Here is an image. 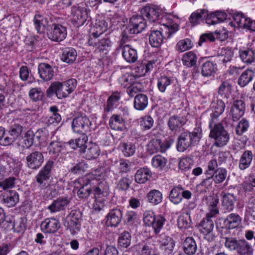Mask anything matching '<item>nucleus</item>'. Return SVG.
I'll return each instance as SVG.
<instances>
[{"instance_id":"17","label":"nucleus","mask_w":255,"mask_h":255,"mask_svg":"<svg viewBox=\"0 0 255 255\" xmlns=\"http://www.w3.org/2000/svg\"><path fill=\"white\" fill-rule=\"evenodd\" d=\"M54 161L49 160L46 161L44 166L39 171L36 176V181L40 185L45 181L49 180L51 176L52 169L53 167Z\"/></svg>"},{"instance_id":"33","label":"nucleus","mask_w":255,"mask_h":255,"mask_svg":"<svg viewBox=\"0 0 255 255\" xmlns=\"http://www.w3.org/2000/svg\"><path fill=\"white\" fill-rule=\"evenodd\" d=\"M148 97L143 94H138L134 97V108L138 111L144 110L148 105Z\"/></svg>"},{"instance_id":"5","label":"nucleus","mask_w":255,"mask_h":255,"mask_svg":"<svg viewBox=\"0 0 255 255\" xmlns=\"http://www.w3.org/2000/svg\"><path fill=\"white\" fill-rule=\"evenodd\" d=\"M96 174H88L83 178H78L74 183L75 190H77V195L79 198H87L92 192L91 188L88 186L91 184V180L94 175Z\"/></svg>"},{"instance_id":"25","label":"nucleus","mask_w":255,"mask_h":255,"mask_svg":"<svg viewBox=\"0 0 255 255\" xmlns=\"http://www.w3.org/2000/svg\"><path fill=\"white\" fill-rule=\"evenodd\" d=\"M165 37L160 30H151L149 35V43L152 47L158 48L163 43Z\"/></svg>"},{"instance_id":"23","label":"nucleus","mask_w":255,"mask_h":255,"mask_svg":"<svg viewBox=\"0 0 255 255\" xmlns=\"http://www.w3.org/2000/svg\"><path fill=\"white\" fill-rule=\"evenodd\" d=\"M38 74L43 81H48L52 79L54 76V70L51 65L41 63L38 66Z\"/></svg>"},{"instance_id":"41","label":"nucleus","mask_w":255,"mask_h":255,"mask_svg":"<svg viewBox=\"0 0 255 255\" xmlns=\"http://www.w3.org/2000/svg\"><path fill=\"white\" fill-rule=\"evenodd\" d=\"M33 21L37 32L39 33H44L46 27L48 25L47 19L40 14H37L35 15Z\"/></svg>"},{"instance_id":"43","label":"nucleus","mask_w":255,"mask_h":255,"mask_svg":"<svg viewBox=\"0 0 255 255\" xmlns=\"http://www.w3.org/2000/svg\"><path fill=\"white\" fill-rule=\"evenodd\" d=\"M160 247L166 254H170L175 246L174 240L170 237L165 236L160 241Z\"/></svg>"},{"instance_id":"21","label":"nucleus","mask_w":255,"mask_h":255,"mask_svg":"<svg viewBox=\"0 0 255 255\" xmlns=\"http://www.w3.org/2000/svg\"><path fill=\"white\" fill-rule=\"evenodd\" d=\"M140 13L144 19L146 18L152 22H155L160 18L159 10L149 5L143 7L141 9Z\"/></svg>"},{"instance_id":"38","label":"nucleus","mask_w":255,"mask_h":255,"mask_svg":"<svg viewBox=\"0 0 255 255\" xmlns=\"http://www.w3.org/2000/svg\"><path fill=\"white\" fill-rule=\"evenodd\" d=\"M217 70V65L211 61H207L202 66L201 74L204 77H209L214 75Z\"/></svg>"},{"instance_id":"22","label":"nucleus","mask_w":255,"mask_h":255,"mask_svg":"<svg viewBox=\"0 0 255 255\" xmlns=\"http://www.w3.org/2000/svg\"><path fill=\"white\" fill-rule=\"evenodd\" d=\"M70 201V199L67 197H59L52 202L48 209L52 213L63 211L69 204Z\"/></svg>"},{"instance_id":"54","label":"nucleus","mask_w":255,"mask_h":255,"mask_svg":"<svg viewBox=\"0 0 255 255\" xmlns=\"http://www.w3.org/2000/svg\"><path fill=\"white\" fill-rule=\"evenodd\" d=\"M241 240V239L238 240L235 238L226 237L225 238V246L230 251H235L237 253Z\"/></svg>"},{"instance_id":"56","label":"nucleus","mask_w":255,"mask_h":255,"mask_svg":"<svg viewBox=\"0 0 255 255\" xmlns=\"http://www.w3.org/2000/svg\"><path fill=\"white\" fill-rule=\"evenodd\" d=\"M233 56V51L231 48L227 47L222 49L221 55L219 56V60L223 64H226L232 60Z\"/></svg>"},{"instance_id":"10","label":"nucleus","mask_w":255,"mask_h":255,"mask_svg":"<svg viewBox=\"0 0 255 255\" xmlns=\"http://www.w3.org/2000/svg\"><path fill=\"white\" fill-rule=\"evenodd\" d=\"M235 24L239 27L255 31V21L246 17L242 12H235L233 15Z\"/></svg>"},{"instance_id":"57","label":"nucleus","mask_w":255,"mask_h":255,"mask_svg":"<svg viewBox=\"0 0 255 255\" xmlns=\"http://www.w3.org/2000/svg\"><path fill=\"white\" fill-rule=\"evenodd\" d=\"M131 243V236L127 231H125L120 235L118 239V244L121 247L127 248Z\"/></svg>"},{"instance_id":"15","label":"nucleus","mask_w":255,"mask_h":255,"mask_svg":"<svg viewBox=\"0 0 255 255\" xmlns=\"http://www.w3.org/2000/svg\"><path fill=\"white\" fill-rule=\"evenodd\" d=\"M123 218V213L121 209L114 208L110 210L106 216V224L108 227H117Z\"/></svg>"},{"instance_id":"52","label":"nucleus","mask_w":255,"mask_h":255,"mask_svg":"<svg viewBox=\"0 0 255 255\" xmlns=\"http://www.w3.org/2000/svg\"><path fill=\"white\" fill-rule=\"evenodd\" d=\"M136 77L127 73L122 75L119 79V83L125 88H128L135 82Z\"/></svg>"},{"instance_id":"61","label":"nucleus","mask_w":255,"mask_h":255,"mask_svg":"<svg viewBox=\"0 0 255 255\" xmlns=\"http://www.w3.org/2000/svg\"><path fill=\"white\" fill-rule=\"evenodd\" d=\"M167 160L162 156L157 155L154 156L152 159V165L155 168L162 169L166 165Z\"/></svg>"},{"instance_id":"46","label":"nucleus","mask_w":255,"mask_h":255,"mask_svg":"<svg viewBox=\"0 0 255 255\" xmlns=\"http://www.w3.org/2000/svg\"><path fill=\"white\" fill-rule=\"evenodd\" d=\"M88 43L90 45L97 46L101 50H104L110 46L111 42L108 37L97 40V39H93L92 37L90 36Z\"/></svg>"},{"instance_id":"48","label":"nucleus","mask_w":255,"mask_h":255,"mask_svg":"<svg viewBox=\"0 0 255 255\" xmlns=\"http://www.w3.org/2000/svg\"><path fill=\"white\" fill-rule=\"evenodd\" d=\"M88 168V165L82 161L75 164L69 170V173L73 175H80L84 173Z\"/></svg>"},{"instance_id":"47","label":"nucleus","mask_w":255,"mask_h":255,"mask_svg":"<svg viewBox=\"0 0 255 255\" xmlns=\"http://www.w3.org/2000/svg\"><path fill=\"white\" fill-rule=\"evenodd\" d=\"M253 253L252 246L245 239H241L237 254L239 255H253Z\"/></svg>"},{"instance_id":"4","label":"nucleus","mask_w":255,"mask_h":255,"mask_svg":"<svg viewBox=\"0 0 255 255\" xmlns=\"http://www.w3.org/2000/svg\"><path fill=\"white\" fill-rule=\"evenodd\" d=\"M146 26L145 19L142 15H133L129 20L128 26L122 33L123 39L128 38L127 34H137L142 31Z\"/></svg>"},{"instance_id":"44","label":"nucleus","mask_w":255,"mask_h":255,"mask_svg":"<svg viewBox=\"0 0 255 255\" xmlns=\"http://www.w3.org/2000/svg\"><path fill=\"white\" fill-rule=\"evenodd\" d=\"M183 188L180 186H178L173 188L170 192L169 198L171 202L175 204L180 203L182 200L181 193Z\"/></svg>"},{"instance_id":"3","label":"nucleus","mask_w":255,"mask_h":255,"mask_svg":"<svg viewBox=\"0 0 255 255\" xmlns=\"http://www.w3.org/2000/svg\"><path fill=\"white\" fill-rule=\"evenodd\" d=\"M210 137L215 140L214 145L222 147L227 144L230 139V135L220 123L210 122Z\"/></svg>"},{"instance_id":"13","label":"nucleus","mask_w":255,"mask_h":255,"mask_svg":"<svg viewBox=\"0 0 255 255\" xmlns=\"http://www.w3.org/2000/svg\"><path fill=\"white\" fill-rule=\"evenodd\" d=\"M246 109L245 103L242 100H235L231 106L230 115L233 120L238 121L244 116Z\"/></svg>"},{"instance_id":"12","label":"nucleus","mask_w":255,"mask_h":255,"mask_svg":"<svg viewBox=\"0 0 255 255\" xmlns=\"http://www.w3.org/2000/svg\"><path fill=\"white\" fill-rule=\"evenodd\" d=\"M44 161V156L41 152L33 151L26 157V165L30 169H38Z\"/></svg>"},{"instance_id":"14","label":"nucleus","mask_w":255,"mask_h":255,"mask_svg":"<svg viewBox=\"0 0 255 255\" xmlns=\"http://www.w3.org/2000/svg\"><path fill=\"white\" fill-rule=\"evenodd\" d=\"M60 228L59 221L54 218H48L42 222L40 225L41 231L48 234H54Z\"/></svg>"},{"instance_id":"1","label":"nucleus","mask_w":255,"mask_h":255,"mask_svg":"<svg viewBox=\"0 0 255 255\" xmlns=\"http://www.w3.org/2000/svg\"><path fill=\"white\" fill-rule=\"evenodd\" d=\"M202 136V129L200 128H195L192 131L187 130L181 132L177 138L176 145L177 150L183 152L197 145Z\"/></svg>"},{"instance_id":"30","label":"nucleus","mask_w":255,"mask_h":255,"mask_svg":"<svg viewBox=\"0 0 255 255\" xmlns=\"http://www.w3.org/2000/svg\"><path fill=\"white\" fill-rule=\"evenodd\" d=\"M206 15H207L206 9H198L191 13L189 17V22L192 26L197 25L205 18Z\"/></svg>"},{"instance_id":"51","label":"nucleus","mask_w":255,"mask_h":255,"mask_svg":"<svg viewBox=\"0 0 255 255\" xmlns=\"http://www.w3.org/2000/svg\"><path fill=\"white\" fill-rule=\"evenodd\" d=\"M147 200L150 203L157 205L162 200V194L157 190H151L147 195Z\"/></svg>"},{"instance_id":"34","label":"nucleus","mask_w":255,"mask_h":255,"mask_svg":"<svg viewBox=\"0 0 255 255\" xmlns=\"http://www.w3.org/2000/svg\"><path fill=\"white\" fill-rule=\"evenodd\" d=\"M77 55V51L75 49L67 47L63 51L61 60L65 63L71 64L76 60Z\"/></svg>"},{"instance_id":"42","label":"nucleus","mask_w":255,"mask_h":255,"mask_svg":"<svg viewBox=\"0 0 255 255\" xmlns=\"http://www.w3.org/2000/svg\"><path fill=\"white\" fill-rule=\"evenodd\" d=\"M151 177V173L147 168H140L138 169L135 174V181L139 184L146 182Z\"/></svg>"},{"instance_id":"18","label":"nucleus","mask_w":255,"mask_h":255,"mask_svg":"<svg viewBox=\"0 0 255 255\" xmlns=\"http://www.w3.org/2000/svg\"><path fill=\"white\" fill-rule=\"evenodd\" d=\"M176 83V81L174 77L161 75L157 79V86L160 92L164 93L171 87L175 86Z\"/></svg>"},{"instance_id":"39","label":"nucleus","mask_w":255,"mask_h":255,"mask_svg":"<svg viewBox=\"0 0 255 255\" xmlns=\"http://www.w3.org/2000/svg\"><path fill=\"white\" fill-rule=\"evenodd\" d=\"M109 189V186L106 182H98L97 186L93 188L95 198L97 200L98 198L107 195Z\"/></svg>"},{"instance_id":"28","label":"nucleus","mask_w":255,"mask_h":255,"mask_svg":"<svg viewBox=\"0 0 255 255\" xmlns=\"http://www.w3.org/2000/svg\"><path fill=\"white\" fill-rule=\"evenodd\" d=\"M122 55L125 60L128 63H134L137 59V52L129 45H126L123 47Z\"/></svg>"},{"instance_id":"55","label":"nucleus","mask_w":255,"mask_h":255,"mask_svg":"<svg viewBox=\"0 0 255 255\" xmlns=\"http://www.w3.org/2000/svg\"><path fill=\"white\" fill-rule=\"evenodd\" d=\"M25 220L23 218H18L16 220L13 218L10 220V223H12V229L14 232L19 233L24 231L25 225Z\"/></svg>"},{"instance_id":"20","label":"nucleus","mask_w":255,"mask_h":255,"mask_svg":"<svg viewBox=\"0 0 255 255\" xmlns=\"http://www.w3.org/2000/svg\"><path fill=\"white\" fill-rule=\"evenodd\" d=\"M172 15H165L162 16L163 21H166L163 23L165 27V34L167 35V38H170L171 35L175 33L179 29V25L174 23L172 20Z\"/></svg>"},{"instance_id":"9","label":"nucleus","mask_w":255,"mask_h":255,"mask_svg":"<svg viewBox=\"0 0 255 255\" xmlns=\"http://www.w3.org/2000/svg\"><path fill=\"white\" fill-rule=\"evenodd\" d=\"M48 38L52 41L60 42L67 36L66 28L59 24H52L47 32Z\"/></svg>"},{"instance_id":"7","label":"nucleus","mask_w":255,"mask_h":255,"mask_svg":"<svg viewBox=\"0 0 255 255\" xmlns=\"http://www.w3.org/2000/svg\"><path fill=\"white\" fill-rule=\"evenodd\" d=\"M91 122L85 115L76 117L73 120L72 128L76 133H84L91 130Z\"/></svg>"},{"instance_id":"24","label":"nucleus","mask_w":255,"mask_h":255,"mask_svg":"<svg viewBox=\"0 0 255 255\" xmlns=\"http://www.w3.org/2000/svg\"><path fill=\"white\" fill-rule=\"evenodd\" d=\"M185 123L186 121L183 117L174 115L169 118L168 126L171 131L176 132L180 130Z\"/></svg>"},{"instance_id":"37","label":"nucleus","mask_w":255,"mask_h":255,"mask_svg":"<svg viewBox=\"0 0 255 255\" xmlns=\"http://www.w3.org/2000/svg\"><path fill=\"white\" fill-rule=\"evenodd\" d=\"M236 200V197L232 194L227 193L223 195L222 206L227 212L233 210L234 207V203Z\"/></svg>"},{"instance_id":"32","label":"nucleus","mask_w":255,"mask_h":255,"mask_svg":"<svg viewBox=\"0 0 255 255\" xmlns=\"http://www.w3.org/2000/svg\"><path fill=\"white\" fill-rule=\"evenodd\" d=\"M253 158V154L252 151L247 150L244 151L239 160V168L242 170L248 168L251 164Z\"/></svg>"},{"instance_id":"53","label":"nucleus","mask_w":255,"mask_h":255,"mask_svg":"<svg viewBox=\"0 0 255 255\" xmlns=\"http://www.w3.org/2000/svg\"><path fill=\"white\" fill-rule=\"evenodd\" d=\"M125 123L124 118L120 115H114L110 119L109 126L110 128L114 130L120 129V126Z\"/></svg>"},{"instance_id":"6","label":"nucleus","mask_w":255,"mask_h":255,"mask_svg":"<svg viewBox=\"0 0 255 255\" xmlns=\"http://www.w3.org/2000/svg\"><path fill=\"white\" fill-rule=\"evenodd\" d=\"M82 213L77 210H72L67 217V228L71 234H77L80 230Z\"/></svg>"},{"instance_id":"31","label":"nucleus","mask_w":255,"mask_h":255,"mask_svg":"<svg viewBox=\"0 0 255 255\" xmlns=\"http://www.w3.org/2000/svg\"><path fill=\"white\" fill-rule=\"evenodd\" d=\"M241 221L240 217L236 214H230L224 221V227L227 229L237 228Z\"/></svg>"},{"instance_id":"62","label":"nucleus","mask_w":255,"mask_h":255,"mask_svg":"<svg viewBox=\"0 0 255 255\" xmlns=\"http://www.w3.org/2000/svg\"><path fill=\"white\" fill-rule=\"evenodd\" d=\"M142 85L140 83L134 82L127 88V92L130 97H133L135 94L142 91Z\"/></svg>"},{"instance_id":"60","label":"nucleus","mask_w":255,"mask_h":255,"mask_svg":"<svg viewBox=\"0 0 255 255\" xmlns=\"http://www.w3.org/2000/svg\"><path fill=\"white\" fill-rule=\"evenodd\" d=\"M192 47V41L190 39H182L178 42L176 49L180 52H184Z\"/></svg>"},{"instance_id":"19","label":"nucleus","mask_w":255,"mask_h":255,"mask_svg":"<svg viewBox=\"0 0 255 255\" xmlns=\"http://www.w3.org/2000/svg\"><path fill=\"white\" fill-rule=\"evenodd\" d=\"M83 157L87 160L97 158L100 154V149L95 143L89 142L86 145L85 149L82 153Z\"/></svg>"},{"instance_id":"49","label":"nucleus","mask_w":255,"mask_h":255,"mask_svg":"<svg viewBox=\"0 0 255 255\" xmlns=\"http://www.w3.org/2000/svg\"><path fill=\"white\" fill-rule=\"evenodd\" d=\"M197 59L196 54L192 51H189L183 55L182 61L185 66L191 67L196 65Z\"/></svg>"},{"instance_id":"36","label":"nucleus","mask_w":255,"mask_h":255,"mask_svg":"<svg viewBox=\"0 0 255 255\" xmlns=\"http://www.w3.org/2000/svg\"><path fill=\"white\" fill-rule=\"evenodd\" d=\"M232 86L228 81H223L218 88V94L223 98L229 99L231 95Z\"/></svg>"},{"instance_id":"8","label":"nucleus","mask_w":255,"mask_h":255,"mask_svg":"<svg viewBox=\"0 0 255 255\" xmlns=\"http://www.w3.org/2000/svg\"><path fill=\"white\" fill-rule=\"evenodd\" d=\"M165 219L161 216L155 217L152 212H145L144 214L143 222L147 226H152L156 234L159 232L162 228Z\"/></svg>"},{"instance_id":"59","label":"nucleus","mask_w":255,"mask_h":255,"mask_svg":"<svg viewBox=\"0 0 255 255\" xmlns=\"http://www.w3.org/2000/svg\"><path fill=\"white\" fill-rule=\"evenodd\" d=\"M161 148V142L159 139H153L149 142L147 146V149L150 154H153L158 151H160Z\"/></svg>"},{"instance_id":"29","label":"nucleus","mask_w":255,"mask_h":255,"mask_svg":"<svg viewBox=\"0 0 255 255\" xmlns=\"http://www.w3.org/2000/svg\"><path fill=\"white\" fill-rule=\"evenodd\" d=\"M239 53V57L243 63L249 65L255 62V52L252 49H240Z\"/></svg>"},{"instance_id":"35","label":"nucleus","mask_w":255,"mask_h":255,"mask_svg":"<svg viewBox=\"0 0 255 255\" xmlns=\"http://www.w3.org/2000/svg\"><path fill=\"white\" fill-rule=\"evenodd\" d=\"M3 201L7 207H13L19 201V195L15 191H9L3 195Z\"/></svg>"},{"instance_id":"2","label":"nucleus","mask_w":255,"mask_h":255,"mask_svg":"<svg viewBox=\"0 0 255 255\" xmlns=\"http://www.w3.org/2000/svg\"><path fill=\"white\" fill-rule=\"evenodd\" d=\"M76 86L77 81L75 79H70L63 83L54 82L47 90V95L50 97L55 94L58 99L64 98L73 92Z\"/></svg>"},{"instance_id":"16","label":"nucleus","mask_w":255,"mask_h":255,"mask_svg":"<svg viewBox=\"0 0 255 255\" xmlns=\"http://www.w3.org/2000/svg\"><path fill=\"white\" fill-rule=\"evenodd\" d=\"M227 14L223 11L217 10L214 12H209L207 10L206 15V23L208 25H215L223 22L227 19Z\"/></svg>"},{"instance_id":"58","label":"nucleus","mask_w":255,"mask_h":255,"mask_svg":"<svg viewBox=\"0 0 255 255\" xmlns=\"http://www.w3.org/2000/svg\"><path fill=\"white\" fill-rule=\"evenodd\" d=\"M191 221L188 213L183 214L178 219V226L180 229H187L191 226Z\"/></svg>"},{"instance_id":"40","label":"nucleus","mask_w":255,"mask_h":255,"mask_svg":"<svg viewBox=\"0 0 255 255\" xmlns=\"http://www.w3.org/2000/svg\"><path fill=\"white\" fill-rule=\"evenodd\" d=\"M254 75L255 73L252 70L247 69L240 76L238 84L241 87H244L252 81Z\"/></svg>"},{"instance_id":"64","label":"nucleus","mask_w":255,"mask_h":255,"mask_svg":"<svg viewBox=\"0 0 255 255\" xmlns=\"http://www.w3.org/2000/svg\"><path fill=\"white\" fill-rule=\"evenodd\" d=\"M23 129V127L18 124H14L9 128L8 133L16 139L21 135Z\"/></svg>"},{"instance_id":"45","label":"nucleus","mask_w":255,"mask_h":255,"mask_svg":"<svg viewBox=\"0 0 255 255\" xmlns=\"http://www.w3.org/2000/svg\"><path fill=\"white\" fill-rule=\"evenodd\" d=\"M183 245L184 251L187 255H193L197 250L196 244L192 237L187 238Z\"/></svg>"},{"instance_id":"63","label":"nucleus","mask_w":255,"mask_h":255,"mask_svg":"<svg viewBox=\"0 0 255 255\" xmlns=\"http://www.w3.org/2000/svg\"><path fill=\"white\" fill-rule=\"evenodd\" d=\"M219 203V200L216 197H212L210 198L209 202V210L210 212L208 213L212 215V216H216L219 214V211L217 207Z\"/></svg>"},{"instance_id":"27","label":"nucleus","mask_w":255,"mask_h":255,"mask_svg":"<svg viewBox=\"0 0 255 255\" xmlns=\"http://www.w3.org/2000/svg\"><path fill=\"white\" fill-rule=\"evenodd\" d=\"M225 104L222 100H217L213 105V113L210 122L216 123L218 117L224 111Z\"/></svg>"},{"instance_id":"11","label":"nucleus","mask_w":255,"mask_h":255,"mask_svg":"<svg viewBox=\"0 0 255 255\" xmlns=\"http://www.w3.org/2000/svg\"><path fill=\"white\" fill-rule=\"evenodd\" d=\"M72 14L73 15L72 21L78 27L83 25L90 18L88 15V10L85 7H73Z\"/></svg>"},{"instance_id":"26","label":"nucleus","mask_w":255,"mask_h":255,"mask_svg":"<svg viewBox=\"0 0 255 255\" xmlns=\"http://www.w3.org/2000/svg\"><path fill=\"white\" fill-rule=\"evenodd\" d=\"M214 217L210 214H206V217L201 221L199 225L201 233L207 235L212 231L214 225L211 218Z\"/></svg>"},{"instance_id":"50","label":"nucleus","mask_w":255,"mask_h":255,"mask_svg":"<svg viewBox=\"0 0 255 255\" xmlns=\"http://www.w3.org/2000/svg\"><path fill=\"white\" fill-rule=\"evenodd\" d=\"M218 164L217 161L215 159L211 160L208 165V169L206 170L205 174L207 175H209L207 178L202 182V184L204 185L209 180L213 178V175L217 171Z\"/></svg>"}]
</instances>
